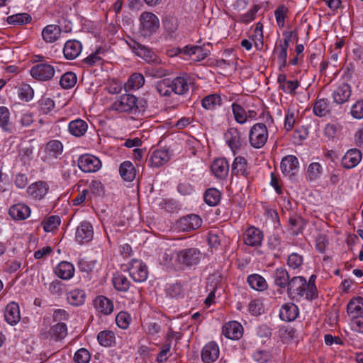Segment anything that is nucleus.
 Masks as SVG:
<instances>
[{
	"instance_id": "nucleus-1",
	"label": "nucleus",
	"mask_w": 363,
	"mask_h": 363,
	"mask_svg": "<svg viewBox=\"0 0 363 363\" xmlns=\"http://www.w3.org/2000/svg\"><path fill=\"white\" fill-rule=\"evenodd\" d=\"M192 79L188 75L177 77L173 79H164L159 81L156 85L157 92L163 96H169L172 93L177 95H184L189 89Z\"/></svg>"
},
{
	"instance_id": "nucleus-2",
	"label": "nucleus",
	"mask_w": 363,
	"mask_h": 363,
	"mask_svg": "<svg viewBox=\"0 0 363 363\" xmlns=\"http://www.w3.org/2000/svg\"><path fill=\"white\" fill-rule=\"evenodd\" d=\"M201 252L196 247L185 248L176 252V262L186 267L196 266L201 262Z\"/></svg>"
},
{
	"instance_id": "nucleus-3",
	"label": "nucleus",
	"mask_w": 363,
	"mask_h": 363,
	"mask_svg": "<svg viewBox=\"0 0 363 363\" xmlns=\"http://www.w3.org/2000/svg\"><path fill=\"white\" fill-rule=\"evenodd\" d=\"M287 294L291 299L298 300L305 297L307 299V281L303 277L296 276L292 277L287 286Z\"/></svg>"
},
{
	"instance_id": "nucleus-4",
	"label": "nucleus",
	"mask_w": 363,
	"mask_h": 363,
	"mask_svg": "<svg viewBox=\"0 0 363 363\" xmlns=\"http://www.w3.org/2000/svg\"><path fill=\"white\" fill-rule=\"evenodd\" d=\"M268 138V131L265 124L258 123L255 124L250 131L249 140L250 145L255 148H261Z\"/></svg>"
},
{
	"instance_id": "nucleus-5",
	"label": "nucleus",
	"mask_w": 363,
	"mask_h": 363,
	"mask_svg": "<svg viewBox=\"0 0 363 363\" xmlns=\"http://www.w3.org/2000/svg\"><path fill=\"white\" fill-rule=\"evenodd\" d=\"M30 73L35 79L40 82H47L53 78L55 69L52 65L47 62H43L33 66Z\"/></svg>"
},
{
	"instance_id": "nucleus-6",
	"label": "nucleus",
	"mask_w": 363,
	"mask_h": 363,
	"mask_svg": "<svg viewBox=\"0 0 363 363\" xmlns=\"http://www.w3.org/2000/svg\"><path fill=\"white\" fill-rule=\"evenodd\" d=\"M140 33L146 36L155 33L160 26L158 18L153 13L144 12L140 17Z\"/></svg>"
},
{
	"instance_id": "nucleus-7",
	"label": "nucleus",
	"mask_w": 363,
	"mask_h": 363,
	"mask_svg": "<svg viewBox=\"0 0 363 363\" xmlns=\"http://www.w3.org/2000/svg\"><path fill=\"white\" fill-rule=\"evenodd\" d=\"M128 45L129 47L135 53V55L143 58L147 63L153 65L160 64V59L148 48L138 43L135 40H131Z\"/></svg>"
},
{
	"instance_id": "nucleus-8",
	"label": "nucleus",
	"mask_w": 363,
	"mask_h": 363,
	"mask_svg": "<svg viewBox=\"0 0 363 363\" xmlns=\"http://www.w3.org/2000/svg\"><path fill=\"white\" fill-rule=\"evenodd\" d=\"M130 276L135 282L145 281L148 276L146 264L140 259H133L128 266Z\"/></svg>"
},
{
	"instance_id": "nucleus-9",
	"label": "nucleus",
	"mask_w": 363,
	"mask_h": 363,
	"mask_svg": "<svg viewBox=\"0 0 363 363\" xmlns=\"http://www.w3.org/2000/svg\"><path fill=\"white\" fill-rule=\"evenodd\" d=\"M78 167L84 172L92 173L99 171L101 168V160L89 154L81 155L77 160Z\"/></svg>"
},
{
	"instance_id": "nucleus-10",
	"label": "nucleus",
	"mask_w": 363,
	"mask_h": 363,
	"mask_svg": "<svg viewBox=\"0 0 363 363\" xmlns=\"http://www.w3.org/2000/svg\"><path fill=\"white\" fill-rule=\"evenodd\" d=\"M136 97L133 94H123L111 105L112 110L120 113L131 112L136 106Z\"/></svg>"
},
{
	"instance_id": "nucleus-11",
	"label": "nucleus",
	"mask_w": 363,
	"mask_h": 363,
	"mask_svg": "<svg viewBox=\"0 0 363 363\" xmlns=\"http://www.w3.org/2000/svg\"><path fill=\"white\" fill-rule=\"evenodd\" d=\"M44 152L43 160L45 162H51L62 155L63 145L57 140H50L46 143Z\"/></svg>"
},
{
	"instance_id": "nucleus-12",
	"label": "nucleus",
	"mask_w": 363,
	"mask_h": 363,
	"mask_svg": "<svg viewBox=\"0 0 363 363\" xmlns=\"http://www.w3.org/2000/svg\"><path fill=\"white\" fill-rule=\"evenodd\" d=\"M202 219L196 214H189L181 218L177 223L179 230L189 232L199 228L202 225Z\"/></svg>"
},
{
	"instance_id": "nucleus-13",
	"label": "nucleus",
	"mask_w": 363,
	"mask_h": 363,
	"mask_svg": "<svg viewBox=\"0 0 363 363\" xmlns=\"http://www.w3.org/2000/svg\"><path fill=\"white\" fill-rule=\"evenodd\" d=\"M263 240V233L262 232L255 227H250L248 228L244 235H243V240L245 245L252 246V247H258L261 245L262 241Z\"/></svg>"
},
{
	"instance_id": "nucleus-14",
	"label": "nucleus",
	"mask_w": 363,
	"mask_h": 363,
	"mask_svg": "<svg viewBox=\"0 0 363 363\" xmlns=\"http://www.w3.org/2000/svg\"><path fill=\"white\" fill-rule=\"evenodd\" d=\"M94 230L89 222L84 221L80 223L76 230V240L80 243H86L91 240Z\"/></svg>"
},
{
	"instance_id": "nucleus-15",
	"label": "nucleus",
	"mask_w": 363,
	"mask_h": 363,
	"mask_svg": "<svg viewBox=\"0 0 363 363\" xmlns=\"http://www.w3.org/2000/svg\"><path fill=\"white\" fill-rule=\"evenodd\" d=\"M298 160L294 155H287L281 162V169L284 174L294 176L298 169Z\"/></svg>"
},
{
	"instance_id": "nucleus-16",
	"label": "nucleus",
	"mask_w": 363,
	"mask_h": 363,
	"mask_svg": "<svg viewBox=\"0 0 363 363\" xmlns=\"http://www.w3.org/2000/svg\"><path fill=\"white\" fill-rule=\"evenodd\" d=\"M82 43L77 40H67L63 48V54L67 60H74L81 53Z\"/></svg>"
},
{
	"instance_id": "nucleus-17",
	"label": "nucleus",
	"mask_w": 363,
	"mask_h": 363,
	"mask_svg": "<svg viewBox=\"0 0 363 363\" xmlns=\"http://www.w3.org/2000/svg\"><path fill=\"white\" fill-rule=\"evenodd\" d=\"M362 160V152L359 150L354 148L349 150L342 159V165L346 169L356 167Z\"/></svg>"
},
{
	"instance_id": "nucleus-18",
	"label": "nucleus",
	"mask_w": 363,
	"mask_h": 363,
	"mask_svg": "<svg viewBox=\"0 0 363 363\" xmlns=\"http://www.w3.org/2000/svg\"><path fill=\"white\" fill-rule=\"evenodd\" d=\"M214 176L219 179H224L229 172V164L224 158L216 159L211 167Z\"/></svg>"
},
{
	"instance_id": "nucleus-19",
	"label": "nucleus",
	"mask_w": 363,
	"mask_h": 363,
	"mask_svg": "<svg viewBox=\"0 0 363 363\" xmlns=\"http://www.w3.org/2000/svg\"><path fill=\"white\" fill-rule=\"evenodd\" d=\"M5 320L11 325H16L20 319V308L16 302L9 303L5 308L4 311Z\"/></svg>"
},
{
	"instance_id": "nucleus-20",
	"label": "nucleus",
	"mask_w": 363,
	"mask_h": 363,
	"mask_svg": "<svg viewBox=\"0 0 363 363\" xmlns=\"http://www.w3.org/2000/svg\"><path fill=\"white\" fill-rule=\"evenodd\" d=\"M219 356V348L214 342H210L206 344L201 351V359L205 363H211L215 362Z\"/></svg>"
},
{
	"instance_id": "nucleus-21",
	"label": "nucleus",
	"mask_w": 363,
	"mask_h": 363,
	"mask_svg": "<svg viewBox=\"0 0 363 363\" xmlns=\"http://www.w3.org/2000/svg\"><path fill=\"white\" fill-rule=\"evenodd\" d=\"M352 94V89L348 84L343 83L333 92V98L337 104H343L347 102Z\"/></svg>"
},
{
	"instance_id": "nucleus-22",
	"label": "nucleus",
	"mask_w": 363,
	"mask_h": 363,
	"mask_svg": "<svg viewBox=\"0 0 363 363\" xmlns=\"http://www.w3.org/2000/svg\"><path fill=\"white\" fill-rule=\"evenodd\" d=\"M49 186L45 182L39 181L28 186L27 193L35 199H42L48 194Z\"/></svg>"
},
{
	"instance_id": "nucleus-23",
	"label": "nucleus",
	"mask_w": 363,
	"mask_h": 363,
	"mask_svg": "<svg viewBox=\"0 0 363 363\" xmlns=\"http://www.w3.org/2000/svg\"><path fill=\"white\" fill-rule=\"evenodd\" d=\"M223 334L227 338L238 340L242 335V327L236 321L229 322L223 326Z\"/></svg>"
},
{
	"instance_id": "nucleus-24",
	"label": "nucleus",
	"mask_w": 363,
	"mask_h": 363,
	"mask_svg": "<svg viewBox=\"0 0 363 363\" xmlns=\"http://www.w3.org/2000/svg\"><path fill=\"white\" fill-rule=\"evenodd\" d=\"M225 138L228 145L234 152L241 147L240 133L237 128H229L225 135Z\"/></svg>"
},
{
	"instance_id": "nucleus-25",
	"label": "nucleus",
	"mask_w": 363,
	"mask_h": 363,
	"mask_svg": "<svg viewBox=\"0 0 363 363\" xmlns=\"http://www.w3.org/2000/svg\"><path fill=\"white\" fill-rule=\"evenodd\" d=\"M55 272L62 279H70L74 276V267L69 262L62 261L57 264Z\"/></svg>"
},
{
	"instance_id": "nucleus-26",
	"label": "nucleus",
	"mask_w": 363,
	"mask_h": 363,
	"mask_svg": "<svg viewBox=\"0 0 363 363\" xmlns=\"http://www.w3.org/2000/svg\"><path fill=\"white\" fill-rule=\"evenodd\" d=\"M298 315V308L293 303L284 304L279 311V316L284 321L294 320Z\"/></svg>"
},
{
	"instance_id": "nucleus-27",
	"label": "nucleus",
	"mask_w": 363,
	"mask_h": 363,
	"mask_svg": "<svg viewBox=\"0 0 363 363\" xmlns=\"http://www.w3.org/2000/svg\"><path fill=\"white\" fill-rule=\"evenodd\" d=\"M61 35V28L60 26L50 24L45 26L42 31V37L48 43H52L59 39Z\"/></svg>"
},
{
	"instance_id": "nucleus-28",
	"label": "nucleus",
	"mask_w": 363,
	"mask_h": 363,
	"mask_svg": "<svg viewBox=\"0 0 363 363\" xmlns=\"http://www.w3.org/2000/svg\"><path fill=\"white\" fill-rule=\"evenodd\" d=\"M94 304L96 309L104 315H109L113 311V302L104 296L96 297Z\"/></svg>"
},
{
	"instance_id": "nucleus-29",
	"label": "nucleus",
	"mask_w": 363,
	"mask_h": 363,
	"mask_svg": "<svg viewBox=\"0 0 363 363\" xmlns=\"http://www.w3.org/2000/svg\"><path fill=\"white\" fill-rule=\"evenodd\" d=\"M232 174L247 177L250 172L247 169V160L241 156L236 157L232 164Z\"/></svg>"
},
{
	"instance_id": "nucleus-30",
	"label": "nucleus",
	"mask_w": 363,
	"mask_h": 363,
	"mask_svg": "<svg viewBox=\"0 0 363 363\" xmlns=\"http://www.w3.org/2000/svg\"><path fill=\"white\" fill-rule=\"evenodd\" d=\"M347 311L352 318L362 316L363 314V298L358 296L348 303Z\"/></svg>"
},
{
	"instance_id": "nucleus-31",
	"label": "nucleus",
	"mask_w": 363,
	"mask_h": 363,
	"mask_svg": "<svg viewBox=\"0 0 363 363\" xmlns=\"http://www.w3.org/2000/svg\"><path fill=\"white\" fill-rule=\"evenodd\" d=\"M9 213L15 220H24L30 216V210L28 206L18 203L9 208Z\"/></svg>"
},
{
	"instance_id": "nucleus-32",
	"label": "nucleus",
	"mask_w": 363,
	"mask_h": 363,
	"mask_svg": "<svg viewBox=\"0 0 363 363\" xmlns=\"http://www.w3.org/2000/svg\"><path fill=\"white\" fill-rule=\"evenodd\" d=\"M283 40H280L279 45L274 49V52L278 54V60H287V50L291 40L293 32L284 33Z\"/></svg>"
},
{
	"instance_id": "nucleus-33",
	"label": "nucleus",
	"mask_w": 363,
	"mask_h": 363,
	"mask_svg": "<svg viewBox=\"0 0 363 363\" xmlns=\"http://www.w3.org/2000/svg\"><path fill=\"white\" fill-rule=\"evenodd\" d=\"M68 128L72 135L81 137L87 131L88 125L85 121L79 118L72 121L69 123Z\"/></svg>"
},
{
	"instance_id": "nucleus-34",
	"label": "nucleus",
	"mask_w": 363,
	"mask_h": 363,
	"mask_svg": "<svg viewBox=\"0 0 363 363\" xmlns=\"http://www.w3.org/2000/svg\"><path fill=\"white\" fill-rule=\"evenodd\" d=\"M169 160V152L167 150H155L150 156V162L152 167H160Z\"/></svg>"
},
{
	"instance_id": "nucleus-35",
	"label": "nucleus",
	"mask_w": 363,
	"mask_h": 363,
	"mask_svg": "<svg viewBox=\"0 0 363 363\" xmlns=\"http://www.w3.org/2000/svg\"><path fill=\"white\" fill-rule=\"evenodd\" d=\"M273 279L275 285L282 289L286 288L291 279L288 272L283 267L277 268L274 271L273 273Z\"/></svg>"
},
{
	"instance_id": "nucleus-36",
	"label": "nucleus",
	"mask_w": 363,
	"mask_h": 363,
	"mask_svg": "<svg viewBox=\"0 0 363 363\" xmlns=\"http://www.w3.org/2000/svg\"><path fill=\"white\" fill-rule=\"evenodd\" d=\"M221 105L222 99L218 94H209L201 100V106L206 110L213 111Z\"/></svg>"
},
{
	"instance_id": "nucleus-37",
	"label": "nucleus",
	"mask_w": 363,
	"mask_h": 363,
	"mask_svg": "<svg viewBox=\"0 0 363 363\" xmlns=\"http://www.w3.org/2000/svg\"><path fill=\"white\" fill-rule=\"evenodd\" d=\"M247 281L252 289L259 291H264L268 287L264 278L257 274L249 275Z\"/></svg>"
},
{
	"instance_id": "nucleus-38",
	"label": "nucleus",
	"mask_w": 363,
	"mask_h": 363,
	"mask_svg": "<svg viewBox=\"0 0 363 363\" xmlns=\"http://www.w3.org/2000/svg\"><path fill=\"white\" fill-rule=\"evenodd\" d=\"M145 83V79L142 74L134 73L130 76L127 82L124 84V89L126 91L136 90L143 86Z\"/></svg>"
},
{
	"instance_id": "nucleus-39",
	"label": "nucleus",
	"mask_w": 363,
	"mask_h": 363,
	"mask_svg": "<svg viewBox=\"0 0 363 363\" xmlns=\"http://www.w3.org/2000/svg\"><path fill=\"white\" fill-rule=\"evenodd\" d=\"M119 172L121 177L125 181H133L135 177V167L129 161H125L121 164Z\"/></svg>"
},
{
	"instance_id": "nucleus-40",
	"label": "nucleus",
	"mask_w": 363,
	"mask_h": 363,
	"mask_svg": "<svg viewBox=\"0 0 363 363\" xmlns=\"http://www.w3.org/2000/svg\"><path fill=\"white\" fill-rule=\"evenodd\" d=\"M50 335L55 341L64 339L67 335L66 324L64 323H58L53 325L50 328Z\"/></svg>"
},
{
	"instance_id": "nucleus-41",
	"label": "nucleus",
	"mask_w": 363,
	"mask_h": 363,
	"mask_svg": "<svg viewBox=\"0 0 363 363\" xmlns=\"http://www.w3.org/2000/svg\"><path fill=\"white\" fill-rule=\"evenodd\" d=\"M85 292L81 289H74L67 294V299L73 306H79L84 303Z\"/></svg>"
},
{
	"instance_id": "nucleus-42",
	"label": "nucleus",
	"mask_w": 363,
	"mask_h": 363,
	"mask_svg": "<svg viewBox=\"0 0 363 363\" xmlns=\"http://www.w3.org/2000/svg\"><path fill=\"white\" fill-rule=\"evenodd\" d=\"M0 127L6 132H11L12 129L10 112L6 106H0Z\"/></svg>"
},
{
	"instance_id": "nucleus-43",
	"label": "nucleus",
	"mask_w": 363,
	"mask_h": 363,
	"mask_svg": "<svg viewBox=\"0 0 363 363\" xmlns=\"http://www.w3.org/2000/svg\"><path fill=\"white\" fill-rule=\"evenodd\" d=\"M31 16L26 13H16L7 17V23L11 25H24L29 23Z\"/></svg>"
},
{
	"instance_id": "nucleus-44",
	"label": "nucleus",
	"mask_w": 363,
	"mask_h": 363,
	"mask_svg": "<svg viewBox=\"0 0 363 363\" xmlns=\"http://www.w3.org/2000/svg\"><path fill=\"white\" fill-rule=\"evenodd\" d=\"M113 284L115 289L121 291H127L130 282L125 276L121 274H115L113 277Z\"/></svg>"
},
{
	"instance_id": "nucleus-45",
	"label": "nucleus",
	"mask_w": 363,
	"mask_h": 363,
	"mask_svg": "<svg viewBox=\"0 0 363 363\" xmlns=\"http://www.w3.org/2000/svg\"><path fill=\"white\" fill-rule=\"evenodd\" d=\"M99 343L104 347H111L115 342V334L111 330L101 331L97 335Z\"/></svg>"
},
{
	"instance_id": "nucleus-46",
	"label": "nucleus",
	"mask_w": 363,
	"mask_h": 363,
	"mask_svg": "<svg viewBox=\"0 0 363 363\" xmlns=\"http://www.w3.org/2000/svg\"><path fill=\"white\" fill-rule=\"evenodd\" d=\"M232 111L237 123L244 124L247 121V113L241 105L233 103L232 104Z\"/></svg>"
},
{
	"instance_id": "nucleus-47",
	"label": "nucleus",
	"mask_w": 363,
	"mask_h": 363,
	"mask_svg": "<svg viewBox=\"0 0 363 363\" xmlns=\"http://www.w3.org/2000/svg\"><path fill=\"white\" fill-rule=\"evenodd\" d=\"M220 199V193L218 190L214 188L208 189L206 191L204 194L205 202L211 206H216Z\"/></svg>"
},
{
	"instance_id": "nucleus-48",
	"label": "nucleus",
	"mask_w": 363,
	"mask_h": 363,
	"mask_svg": "<svg viewBox=\"0 0 363 363\" xmlns=\"http://www.w3.org/2000/svg\"><path fill=\"white\" fill-rule=\"evenodd\" d=\"M76 83L77 76L72 72H67L60 77V84L63 89H70L73 87Z\"/></svg>"
},
{
	"instance_id": "nucleus-49",
	"label": "nucleus",
	"mask_w": 363,
	"mask_h": 363,
	"mask_svg": "<svg viewBox=\"0 0 363 363\" xmlns=\"http://www.w3.org/2000/svg\"><path fill=\"white\" fill-rule=\"evenodd\" d=\"M313 112L319 117L326 116V114L329 113L328 99H318L313 106Z\"/></svg>"
},
{
	"instance_id": "nucleus-50",
	"label": "nucleus",
	"mask_w": 363,
	"mask_h": 363,
	"mask_svg": "<svg viewBox=\"0 0 363 363\" xmlns=\"http://www.w3.org/2000/svg\"><path fill=\"white\" fill-rule=\"evenodd\" d=\"M150 65L145 67L146 74L157 78H161L167 74V71L161 66Z\"/></svg>"
},
{
	"instance_id": "nucleus-51",
	"label": "nucleus",
	"mask_w": 363,
	"mask_h": 363,
	"mask_svg": "<svg viewBox=\"0 0 363 363\" xmlns=\"http://www.w3.org/2000/svg\"><path fill=\"white\" fill-rule=\"evenodd\" d=\"M60 224V218L58 216H51L45 219L43 223V229L46 232H51L57 228Z\"/></svg>"
},
{
	"instance_id": "nucleus-52",
	"label": "nucleus",
	"mask_w": 363,
	"mask_h": 363,
	"mask_svg": "<svg viewBox=\"0 0 363 363\" xmlns=\"http://www.w3.org/2000/svg\"><path fill=\"white\" fill-rule=\"evenodd\" d=\"M34 94L33 89L28 84H22L18 89V96L22 100L28 101L33 99Z\"/></svg>"
},
{
	"instance_id": "nucleus-53",
	"label": "nucleus",
	"mask_w": 363,
	"mask_h": 363,
	"mask_svg": "<svg viewBox=\"0 0 363 363\" xmlns=\"http://www.w3.org/2000/svg\"><path fill=\"white\" fill-rule=\"evenodd\" d=\"M288 11L287 8L281 5L278 6L274 11V15L276 18L277 23L280 28H283L285 24V18L286 16V13Z\"/></svg>"
},
{
	"instance_id": "nucleus-54",
	"label": "nucleus",
	"mask_w": 363,
	"mask_h": 363,
	"mask_svg": "<svg viewBox=\"0 0 363 363\" xmlns=\"http://www.w3.org/2000/svg\"><path fill=\"white\" fill-rule=\"evenodd\" d=\"M316 279V276L313 274L311 276L308 281H307V299L313 300L318 297V290L315 285V280Z\"/></svg>"
},
{
	"instance_id": "nucleus-55",
	"label": "nucleus",
	"mask_w": 363,
	"mask_h": 363,
	"mask_svg": "<svg viewBox=\"0 0 363 363\" xmlns=\"http://www.w3.org/2000/svg\"><path fill=\"white\" fill-rule=\"evenodd\" d=\"M130 320V315L124 311L120 312L116 318L117 325L122 329H126L129 326Z\"/></svg>"
},
{
	"instance_id": "nucleus-56",
	"label": "nucleus",
	"mask_w": 363,
	"mask_h": 363,
	"mask_svg": "<svg viewBox=\"0 0 363 363\" xmlns=\"http://www.w3.org/2000/svg\"><path fill=\"white\" fill-rule=\"evenodd\" d=\"M91 355L89 351L84 348L78 350L74 356V361L76 363H89Z\"/></svg>"
},
{
	"instance_id": "nucleus-57",
	"label": "nucleus",
	"mask_w": 363,
	"mask_h": 363,
	"mask_svg": "<svg viewBox=\"0 0 363 363\" xmlns=\"http://www.w3.org/2000/svg\"><path fill=\"white\" fill-rule=\"evenodd\" d=\"M351 115L356 119L363 118V100L357 101L351 107Z\"/></svg>"
},
{
	"instance_id": "nucleus-58",
	"label": "nucleus",
	"mask_w": 363,
	"mask_h": 363,
	"mask_svg": "<svg viewBox=\"0 0 363 363\" xmlns=\"http://www.w3.org/2000/svg\"><path fill=\"white\" fill-rule=\"evenodd\" d=\"M287 264L294 269H298L303 264V257L298 253H292L288 257Z\"/></svg>"
},
{
	"instance_id": "nucleus-59",
	"label": "nucleus",
	"mask_w": 363,
	"mask_h": 363,
	"mask_svg": "<svg viewBox=\"0 0 363 363\" xmlns=\"http://www.w3.org/2000/svg\"><path fill=\"white\" fill-rule=\"evenodd\" d=\"M104 51L101 48L97 49L94 52L89 55L84 60V63L89 66H94L97 63H99L102 58L99 55Z\"/></svg>"
},
{
	"instance_id": "nucleus-60",
	"label": "nucleus",
	"mask_w": 363,
	"mask_h": 363,
	"mask_svg": "<svg viewBox=\"0 0 363 363\" xmlns=\"http://www.w3.org/2000/svg\"><path fill=\"white\" fill-rule=\"evenodd\" d=\"M182 292H183L182 286L179 283H174V284H170L166 289L167 294L172 298L179 297L180 295H182Z\"/></svg>"
},
{
	"instance_id": "nucleus-61",
	"label": "nucleus",
	"mask_w": 363,
	"mask_h": 363,
	"mask_svg": "<svg viewBox=\"0 0 363 363\" xmlns=\"http://www.w3.org/2000/svg\"><path fill=\"white\" fill-rule=\"evenodd\" d=\"M298 86L299 82L297 80H287L280 89L285 93L291 94Z\"/></svg>"
},
{
	"instance_id": "nucleus-62",
	"label": "nucleus",
	"mask_w": 363,
	"mask_h": 363,
	"mask_svg": "<svg viewBox=\"0 0 363 363\" xmlns=\"http://www.w3.org/2000/svg\"><path fill=\"white\" fill-rule=\"evenodd\" d=\"M321 165L318 162L311 163L308 168V173L311 180L316 179L321 173Z\"/></svg>"
},
{
	"instance_id": "nucleus-63",
	"label": "nucleus",
	"mask_w": 363,
	"mask_h": 363,
	"mask_svg": "<svg viewBox=\"0 0 363 363\" xmlns=\"http://www.w3.org/2000/svg\"><path fill=\"white\" fill-rule=\"evenodd\" d=\"M220 235L218 232L210 231L208 233V241L211 247L218 248L220 245Z\"/></svg>"
},
{
	"instance_id": "nucleus-64",
	"label": "nucleus",
	"mask_w": 363,
	"mask_h": 363,
	"mask_svg": "<svg viewBox=\"0 0 363 363\" xmlns=\"http://www.w3.org/2000/svg\"><path fill=\"white\" fill-rule=\"evenodd\" d=\"M163 26L168 33H174L178 28L177 20L174 18H166L163 21Z\"/></svg>"
}]
</instances>
